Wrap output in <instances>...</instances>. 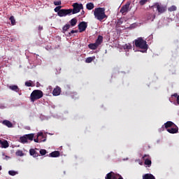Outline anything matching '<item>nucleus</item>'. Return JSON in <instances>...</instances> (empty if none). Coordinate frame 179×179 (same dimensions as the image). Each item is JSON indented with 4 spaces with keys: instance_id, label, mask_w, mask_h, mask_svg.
Returning a JSON list of instances; mask_svg holds the SVG:
<instances>
[{
    "instance_id": "obj_1",
    "label": "nucleus",
    "mask_w": 179,
    "mask_h": 179,
    "mask_svg": "<svg viewBox=\"0 0 179 179\" xmlns=\"http://www.w3.org/2000/svg\"><path fill=\"white\" fill-rule=\"evenodd\" d=\"M94 15L95 19L99 20V22H103L104 19H107L108 16L106 15V8H96L94 10Z\"/></svg>"
},
{
    "instance_id": "obj_2",
    "label": "nucleus",
    "mask_w": 179,
    "mask_h": 179,
    "mask_svg": "<svg viewBox=\"0 0 179 179\" xmlns=\"http://www.w3.org/2000/svg\"><path fill=\"white\" fill-rule=\"evenodd\" d=\"M151 9H156V12H157L158 15H162L164 12L167 11V6L162 4L160 2L154 3V4L150 6Z\"/></svg>"
},
{
    "instance_id": "obj_3",
    "label": "nucleus",
    "mask_w": 179,
    "mask_h": 179,
    "mask_svg": "<svg viewBox=\"0 0 179 179\" xmlns=\"http://www.w3.org/2000/svg\"><path fill=\"white\" fill-rule=\"evenodd\" d=\"M134 43L136 48L143 50L141 52H146V51H148V43L143 38H138L134 41Z\"/></svg>"
},
{
    "instance_id": "obj_4",
    "label": "nucleus",
    "mask_w": 179,
    "mask_h": 179,
    "mask_svg": "<svg viewBox=\"0 0 179 179\" xmlns=\"http://www.w3.org/2000/svg\"><path fill=\"white\" fill-rule=\"evenodd\" d=\"M44 96V93L43 91L40 90H34L30 95V100L31 103H34L36 100H39V99H41Z\"/></svg>"
},
{
    "instance_id": "obj_5",
    "label": "nucleus",
    "mask_w": 179,
    "mask_h": 179,
    "mask_svg": "<svg viewBox=\"0 0 179 179\" xmlns=\"http://www.w3.org/2000/svg\"><path fill=\"white\" fill-rule=\"evenodd\" d=\"M73 9L70 8L71 15H76L79 13L82 9H83V4L79 3H74L73 5Z\"/></svg>"
},
{
    "instance_id": "obj_6",
    "label": "nucleus",
    "mask_w": 179,
    "mask_h": 179,
    "mask_svg": "<svg viewBox=\"0 0 179 179\" xmlns=\"http://www.w3.org/2000/svg\"><path fill=\"white\" fill-rule=\"evenodd\" d=\"M131 6V1H127L125 5L122 6V8H120V13L123 16H125L127 13L129 11V6Z\"/></svg>"
},
{
    "instance_id": "obj_7",
    "label": "nucleus",
    "mask_w": 179,
    "mask_h": 179,
    "mask_svg": "<svg viewBox=\"0 0 179 179\" xmlns=\"http://www.w3.org/2000/svg\"><path fill=\"white\" fill-rule=\"evenodd\" d=\"M34 141L36 142V143H38V142H45L47 138H45V136L44 134H43V132H39L37 134L36 138H34Z\"/></svg>"
},
{
    "instance_id": "obj_8",
    "label": "nucleus",
    "mask_w": 179,
    "mask_h": 179,
    "mask_svg": "<svg viewBox=\"0 0 179 179\" xmlns=\"http://www.w3.org/2000/svg\"><path fill=\"white\" fill-rule=\"evenodd\" d=\"M142 160L144 161V164H145V166H148V167H150L152 166V158L150 157V155H144L142 157Z\"/></svg>"
},
{
    "instance_id": "obj_9",
    "label": "nucleus",
    "mask_w": 179,
    "mask_h": 179,
    "mask_svg": "<svg viewBox=\"0 0 179 179\" xmlns=\"http://www.w3.org/2000/svg\"><path fill=\"white\" fill-rule=\"evenodd\" d=\"M71 10L69 9H62L61 11L59 13V15L57 16H59V17H65V16H71Z\"/></svg>"
},
{
    "instance_id": "obj_10",
    "label": "nucleus",
    "mask_w": 179,
    "mask_h": 179,
    "mask_svg": "<svg viewBox=\"0 0 179 179\" xmlns=\"http://www.w3.org/2000/svg\"><path fill=\"white\" fill-rule=\"evenodd\" d=\"M86 29H87V22L83 21L79 23L78 24L79 33H83V31H86Z\"/></svg>"
},
{
    "instance_id": "obj_11",
    "label": "nucleus",
    "mask_w": 179,
    "mask_h": 179,
    "mask_svg": "<svg viewBox=\"0 0 179 179\" xmlns=\"http://www.w3.org/2000/svg\"><path fill=\"white\" fill-rule=\"evenodd\" d=\"M176 124L171 121H168L166 123H164V125L160 128V131H164V129H169V128H171V127H174Z\"/></svg>"
},
{
    "instance_id": "obj_12",
    "label": "nucleus",
    "mask_w": 179,
    "mask_h": 179,
    "mask_svg": "<svg viewBox=\"0 0 179 179\" xmlns=\"http://www.w3.org/2000/svg\"><path fill=\"white\" fill-rule=\"evenodd\" d=\"M118 177H120V174L111 171L107 173L105 179H118Z\"/></svg>"
},
{
    "instance_id": "obj_13",
    "label": "nucleus",
    "mask_w": 179,
    "mask_h": 179,
    "mask_svg": "<svg viewBox=\"0 0 179 179\" xmlns=\"http://www.w3.org/2000/svg\"><path fill=\"white\" fill-rule=\"evenodd\" d=\"M167 132L169 134H178V127L177 125L172 126L171 128L166 129Z\"/></svg>"
},
{
    "instance_id": "obj_14",
    "label": "nucleus",
    "mask_w": 179,
    "mask_h": 179,
    "mask_svg": "<svg viewBox=\"0 0 179 179\" xmlns=\"http://www.w3.org/2000/svg\"><path fill=\"white\" fill-rule=\"evenodd\" d=\"M53 96H59L61 94V87H57L52 91Z\"/></svg>"
},
{
    "instance_id": "obj_15",
    "label": "nucleus",
    "mask_w": 179,
    "mask_h": 179,
    "mask_svg": "<svg viewBox=\"0 0 179 179\" xmlns=\"http://www.w3.org/2000/svg\"><path fill=\"white\" fill-rule=\"evenodd\" d=\"M0 145L1 148L3 149H6V148H9V143H8V141L4 140L2 141V140H0Z\"/></svg>"
},
{
    "instance_id": "obj_16",
    "label": "nucleus",
    "mask_w": 179,
    "mask_h": 179,
    "mask_svg": "<svg viewBox=\"0 0 179 179\" xmlns=\"http://www.w3.org/2000/svg\"><path fill=\"white\" fill-rule=\"evenodd\" d=\"M29 154L31 156H33V157H38V156H40V155H38V152H37L36 150L33 148L29 150Z\"/></svg>"
},
{
    "instance_id": "obj_17",
    "label": "nucleus",
    "mask_w": 179,
    "mask_h": 179,
    "mask_svg": "<svg viewBox=\"0 0 179 179\" xmlns=\"http://www.w3.org/2000/svg\"><path fill=\"white\" fill-rule=\"evenodd\" d=\"M3 125H6V127H8V128H12L13 127L12 122L9 120H3Z\"/></svg>"
},
{
    "instance_id": "obj_18",
    "label": "nucleus",
    "mask_w": 179,
    "mask_h": 179,
    "mask_svg": "<svg viewBox=\"0 0 179 179\" xmlns=\"http://www.w3.org/2000/svg\"><path fill=\"white\" fill-rule=\"evenodd\" d=\"M70 26L72 27H74V26H76V24L78 23V20L76 18H72L70 21Z\"/></svg>"
},
{
    "instance_id": "obj_19",
    "label": "nucleus",
    "mask_w": 179,
    "mask_h": 179,
    "mask_svg": "<svg viewBox=\"0 0 179 179\" xmlns=\"http://www.w3.org/2000/svg\"><path fill=\"white\" fill-rule=\"evenodd\" d=\"M95 43H96V45L99 46L101 44V43H103V36H101V35L98 36L97 39L96 40Z\"/></svg>"
},
{
    "instance_id": "obj_20",
    "label": "nucleus",
    "mask_w": 179,
    "mask_h": 179,
    "mask_svg": "<svg viewBox=\"0 0 179 179\" xmlns=\"http://www.w3.org/2000/svg\"><path fill=\"white\" fill-rule=\"evenodd\" d=\"M88 47L90 50H97V48L99 47L96 43H90L88 45Z\"/></svg>"
},
{
    "instance_id": "obj_21",
    "label": "nucleus",
    "mask_w": 179,
    "mask_h": 179,
    "mask_svg": "<svg viewBox=\"0 0 179 179\" xmlns=\"http://www.w3.org/2000/svg\"><path fill=\"white\" fill-rule=\"evenodd\" d=\"M59 151H54L50 154V157H59Z\"/></svg>"
},
{
    "instance_id": "obj_22",
    "label": "nucleus",
    "mask_w": 179,
    "mask_h": 179,
    "mask_svg": "<svg viewBox=\"0 0 179 179\" xmlns=\"http://www.w3.org/2000/svg\"><path fill=\"white\" fill-rule=\"evenodd\" d=\"M86 8L88 10H92V9H94V4L93 3H87Z\"/></svg>"
},
{
    "instance_id": "obj_23",
    "label": "nucleus",
    "mask_w": 179,
    "mask_h": 179,
    "mask_svg": "<svg viewBox=\"0 0 179 179\" xmlns=\"http://www.w3.org/2000/svg\"><path fill=\"white\" fill-rule=\"evenodd\" d=\"M9 89L13 92H16L17 93L19 92V87H17V85H10L9 86Z\"/></svg>"
},
{
    "instance_id": "obj_24",
    "label": "nucleus",
    "mask_w": 179,
    "mask_h": 179,
    "mask_svg": "<svg viewBox=\"0 0 179 179\" xmlns=\"http://www.w3.org/2000/svg\"><path fill=\"white\" fill-rule=\"evenodd\" d=\"M20 141L21 143H27V138L26 137V135L21 136L20 138Z\"/></svg>"
},
{
    "instance_id": "obj_25",
    "label": "nucleus",
    "mask_w": 179,
    "mask_h": 179,
    "mask_svg": "<svg viewBox=\"0 0 179 179\" xmlns=\"http://www.w3.org/2000/svg\"><path fill=\"white\" fill-rule=\"evenodd\" d=\"M69 29H71V24H66L62 28L63 33H65V31H68V30H69Z\"/></svg>"
},
{
    "instance_id": "obj_26",
    "label": "nucleus",
    "mask_w": 179,
    "mask_h": 179,
    "mask_svg": "<svg viewBox=\"0 0 179 179\" xmlns=\"http://www.w3.org/2000/svg\"><path fill=\"white\" fill-rule=\"evenodd\" d=\"M156 19V15L155 14H150L148 16V20H151V22H153Z\"/></svg>"
},
{
    "instance_id": "obj_27",
    "label": "nucleus",
    "mask_w": 179,
    "mask_h": 179,
    "mask_svg": "<svg viewBox=\"0 0 179 179\" xmlns=\"http://www.w3.org/2000/svg\"><path fill=\"white\" fill-rule=\"evenodd\" d=\"M25 136L27 137V140L29 139V141H33L34 134H25Z\"/></svg>"
},
{
    "instance_id": "obj_28",
    "label": "nucleus",
    "mask_w": 179,
    "mask_h": 179,
    "mask_svg": "<svg viewBox=\"0 0 179 179\" xmlns=\"http://www.w3.org/2000/svg\"><path fill=\"white\" fill-rule=\"evenodd\" d=\"M124 50H132V45L130 43L125 44L123 46Z\"/></svg>"
},
{
    "instance_id": "obj_29",
    "label": "nucleus",
    "mask_w": 179,
    "mask_h": 179,
    "mask_svg": "<svg viewBox=\"0 0 179 179\" xmlns=\"http://www.w3.org/2000/svg\"><path fill=\"white\" fill-rule=\"evenodd\" d=\"M168 10H169V12H174V11L177 10V6H171V7H169V8H168Z\"/></svg>"
},
{
    "instance_id": "obj_30",
    "label": "nucleus",
    "mask_w": 179,
    "mask_h": 179,
    "mask_svg": "<svg viewBox=\"0 0 179 179\" xmlns=\"http://www.w3.org/2000/svg\"><path fill=\"white\" fill-rule=\"evenodd\" d=\"M62 8V6H57L54 10L55 12H56L57 13V15H59V12L61 11V8Z\"/></svg>"
},
{
    "instance_id": "obj_31",
    "label": "nucleus",
    "mask_w": 179,
    "mask_h": 179,
    "mask_svg": "<svg viewBox=\"0 0 179 179\" xmlns=\"http://www.w3.org/2000/svg\"><path fill=\"white\" fill-rule=\"evenodd\" d=\"M15 155L16 156H24V153H23V151L22 150H17L16 152H15Z\"/></svg>"
},
{
    "instance_id": "obj_32",
    "label": "nucleus",
    "mask_w": 179,
    "mask_h": 179,
    "mask_svg": "<svg viewBox=\"0 0 179 179\" xmlns=\"http://www.w3.org/2000/svg\"><path fill=\"white\" fill-rule=\"evenodd\" d=\"M93 59H94L92 57H87L85 60V62L87 64H90V62H93Z\"/></svg>"
},
{
    "instance_id": "obj_33",
    "label": "nucleus",
    "mask_w": 179,
    "mask_h": 179,
    "mask_svg": "<svg viewBox=\"0 0 179 179\" xmlns=\"http://www.w3.org/2000/svg\"><path fill=\"white\" fill-rule=\"evenodd\" d=\"M172 97H176V102L177 104H179V95L177 93H175L172 95Z\"/></svg>"
},
{
    "instance_id": "obj_34",
    "label": "nucleus",
    "mask_w": 179,
    "mask_h": 179,
    "mask_svg": "<svg viewBox=\"0 0 179 179\" xmlns=\"http://www.w3.org/2000/svg\"><path fill=\"white\" fill-rule=\"evenodd\" d=\"M40 155H41V156H45V155H47V150L42 149L39 151Z\"/></svg>"
},
{
    "instance_id": "obj_35",
    "label": "nucleus",
    "mask_w": 179,
    "mask_h": 179,
    "mask_svg": "<svg viewBox=\"0 0 179 179\" xmlns=\"http://www.w3.org/2000/svg\"><path fill=\"white\" fill-rule=\"evenodd\" d=\"M9 19H10V22H11V24H12L13 25H14L15 23H16V20H15V17L10 16Z\"/></svg>"
},
{
    "instance_id": "obj_36",
    "label": "nucleus",
    "mask_w": 179,
    "mask_h": 179,
    "mask_svg": "<svg viewBox=\"0 0 179 179\" xmlns=\"http://www.w3.org/2000/svg\"><path fill=\"white\" fill-rule=\"evenodd\" d=\"M148 3V0H141L139 1V3L141 6H143V5H145Z\"/></svg>"
},
{
    "instance_id": "obj_37",
    "label": "nucleus",
    "mask_w": 179,
    "mask_h": 179,
    "mask_svg": "<svg viewBox=\"0 0 179 179\" xmlns=\"http://www.w3.org/2000/svg\"><path fill=\"white\" fill-rule=\"evenodd\" d=\"M25 86H27V87H31L33 86L31 84V81L25 82Z\"/></svg>"
},
{
    "instance_id": "obj_38",
    "label": "nucleus",
    "mask_w": 179,
    "mask_h": 179,
    "mask_svg": "<svg viewBox=\"0 0 179 179\" xmlns=\"http://www.w3.org/2000/svg\"><path fill=\"white\" fill-rule=\"evenodd\" d=\"M8 174L10 176H16V174H17V172L15 171H8Z\"/></svg>"
},
{
    "instance_id": "obj_39",
    "label": "nucleus",
    "mask_w": 179,
    "mask_h": 179,
    "mask_svg": "<svg viewBox=\"0 0 179 179\" xmlns=\"http://www.w3.org/2000/svg\"><path fill=\"white\" fill-rule=\"evenodd\" d=\"M62 3L61 2V1H54V5L55 6H59V5H62Z\"/></svg>"
},
{
    "instance_id": "obj_40",
    "label": "nucleus",
    "mask_w": 179,
    "mask_h": 179,
    "mask_svg": "<svg viewBox=\"0 0 179 179\" xmlns=\"http://www.w3.org/2000/svg\"><path fill=\"white\" fill-rule=\"evenodd\" d=\"M78 30H71L69 34L71 36V34H73L74 33H78Z\"/></svg>"
},
{
    "instance_id": "obj_41",
    "label": "nucleus",
    "mask_w": 179,
    "mask_h": 179,
    "mask_svg": "<svg viewBox=\"0 0 179 179\" xmlns=\"http://www.w3.org/2000/svg\"><path fill=\"white\" fill-rule=\"evenodd\" d=\"M117 23L121 25L122 24L123 22L121 20H117Z\"/></svg>"
},
{
    "instance_id": "obj_42",
    "label": "nucleus",
    "mask_w": 179,
    "mask_h": 179,
    "mask_svg": "<svg viewBox=\"0 0 179 179\" xmlns=\"http://www.w3.org/2000/svg\"><path fill=\"white\" fill-rule=\"evenodd\" d=\"M119 27H121V25L116 22L115 29H119Z\"/></svg>"
},
{
    "instance_id": "obj_43",
    "label": "nucleus",
    "mask_w": 179,
    "mask_h": 179,
    "mask_svg": "<svg viewBox=\"0 0 179 179\" xmlns=\"http://www.w3.org/2000/svg\"><path fill=\"white\" fill-rule=\"evenodd\" d=\"M38 30H43V27L42 26H39L38 27Z\"/></svg>"
},
{
    "instance_id": "obj_44",
    "label": "nucleus",
    "mask_w": 179,
    "mask_h": 179,
    "mask_svg": "<svg viewBox=\"0 0 179 179\" xmlns=\"http://www.w3.org/2000/svg\"><path fill=\"white\" fill-rule=\"evenodd\" d=\"M39 85H40V83H39V82H38V83H36V86H37V87H38Z\"/></svg>"
},
{
    "instance_id": "obj_45",
    "label": "nucleus",
    "mask_w": 179,
    "mask_h": 179,
    "mask_svg": "<svg viewBox=\"0 0 179 179\" xmlns=\"http://www.w3.org/2000/svg\"><path fill=\"white\" fill-rule=\"evenodd\" d=\"M81 15H85V10H83V11L81 12Z\"/></svg>"
},
{
    "instance_id": "obj_46",
    "label": "nucleus",
    "mask_w": 179,
    "mask_h": 179,
    "mask_svg": "<svg viewBox=\"0 0 179 179\" xmlns=\"http://www.w3.org/2000/svg\"><path fill=\"white\" fill-rule=\"evenodd\" d=\"M1 170H2V166H0V171H1Z\"/></svg>"
},
{
    "instance_id": "obj_47",
    "label": "nucleus",
    "mask_w": 179,
    "mask_h": 179,
    "mask_svg": "<svg viewBox=\"0 0 179 179\" xmlns=\"http://www.w3.org/2000/svg\"><path fill=\"white\" fill-rule=\"evenodd\" d=\"M36 150H37V148H35Z\"/></svg>"
},
{
    "instance_id": "obj_48",
    "label": "nucleus",
    "mask_w": 179,
    "mask_h": 179,
    "mask_svg": "<svg viewBox=\"0 0 179 179\" xmlns=\"http://www.w3.org/2000/svg\"><path fill=\"white\" fill-rule=\"evenodd\" d=\"M0 71H1V67H0Z\"/></svg>"
}]
</instances>
